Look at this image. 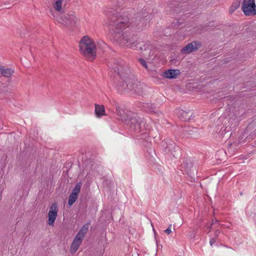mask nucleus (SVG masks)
<instances>
[{
  "label": "nucleus",
  "mask_w": 256,
  "mask_h": 256,
  "mask_svg": "<svg viewBox=\"0 0 256 256\" xmlns=\"http://www.w3.org/2000/svg\"><path fill=\"white\" fill-rule=\"evenodd\" d=\"M131 8L116 10L111 12L109 16L108 25L109 29L116 34V38L122 46L127 47L132 46L136 41V36L126 31L120 34L122 30L126 27H129L133 21V18L129 17L134 13Z\"/></svg>",
  "instance_id": "nucleus-1"
},
{
  "label": "nucleus",
  "mask_w": 256,
  "mask_h": 256,
  "mask_svg": "<svg viewBox=\"0 0 256 256\" xmlns=\"http://www.w3.org/2000/svg\"><path fill=\"white\" fill-rule=\"evenodd\" d=\"M116 64L112 68L114 72L116 73L122 79V81L118 84V90L120 92L128 93L134 90L138 94H142L144 90V86L132 75L130 76V70L127 66L124 64V62L121 60H114Z\"/></svg>",
  "instance_id": "nucleus-2"
},
{
  "label": "nucleus",
  "mask_w": 256,
  "mask_h": 256,
  "mask_svg": "<svg viewBox=\"0 0 256 256\" xmlns=\"http://www.w3.org/2000/svg\"><path fill=\"white\" fill-rule=\"evenodd\" d=\"M80 50L82 54L90 60L96 56V46L94 41L88 36H84L80 42Z\"/></svg>",
  "instance_id": "nucleus-3"
},
{
  "label": "nucleus",
  "mask_w": 256,
  "mask_h": 256,
  "mask_svg": "<svg viewBox=\"0 0 256 256\" xmlns=\"http://www.w3.org/2000/svg\"><path fill=\"white\" fill-rule=\"evenodd\" d=\"M127 124L130 126L131 130L137 133L144 131L146 128L144 118L139 116H132Z\"/></svg>",
  "instance_id": "nucleus-4"
},
{
  "label": "nucleus",
  "mask_w": 256,
  "mask_h": 256,
  "mask_svg": "<svg viewBox=\"0 0 256 256\" xmlns=\"http://www.w3.org/2000/svg\"><path fill=\"white\" fill-rule=\"evenodd\" d=\"M162 146L166 153L170 152L175 158L180 154V147L170 140L166 139L162 142Z\"/></svg>",
  "instance_id": "nucleus-5"
},
{
  "label": "nucleus",
  "mask_w": 256,
  "mask_h": 256,
  "mask_svg": "<svg viewBox=\"0 0 256 256\" xmlns=\"http://www.w3.org/2000/svg\"><path fill=\"white\" fill-rule=\"evenodd\" d=\"M56 20L59 23L64 26H74L78 22V18L74 13L62 14Z\"/></svg>",
  "instance_id": "nucleus-6"
},
{
  "label": "nucleus",
  "mask_w": 256,
  "mask_h": 256,
  "mask_svg": "<svg viewBox=\"0 0 256 256\" xmlns=\"http://www.w3.org/2000/svg\"><path fill=\"white\" fill-rule=\"evenodd\" d=\"M242 7L246 16H253L256 14V6L254 0H244Z\"/></svg>",
  "instance_id": "nucleus-7"
},
{
  "label": "nucleus",
  "mask_w": 256,
  "mask_h": 256,
  "mask_svg": "<svg viewBox=\"0 0 256 256\" xmlns=\"http://www.w3.org/2000/svg\"><path fill=\"white\" fill-rule=\"evenodd\" d=\"M114 104L116 110V114L120 116L122 122L128 124L130 120V118H132L131 116V112L128 111L126 112L124 110L120 107L118 103L115 102Z\"/></svg>",
  "instance_id": "nucleus-8"
},
{
  "label": "nucleus",
  "mask_w": 256,
  "mask_h": 256,
  "mask_svg": "<svg viewBox=\"0 0 256 256\" xmlns=\"http://www.w3.org/2000/svg\"><path fill=\"white\" fill-rule=\"evenodd\" d=\"M58 212V204L56 202H54L50 206L48 213V222L49 225H54V223L57 216Z\"/></svg>",
  "instance_id": "nucleus-9"
},
{
  "label": "nucleus",
  "mask_w": 256,
  "mask_h": 256,
  "mask_svg": "<svg viewBox=\"0 0 256 256\" xmlns=\"http://www.w3.org/2000/svg\"><path fill=\"white\" fill-rule=\"evenodd\" d=\"M202 44L198 42H193L190 44H188L186 46L183 48L181 52L182 54H190L194 50L198 49L201 46Z\"/></svg>",
  "instance_id": "nucleus-10"
},
{
  "label": "nucleus",
  "mask_w": 256,
  "mask_h": 256,
  "mask_svg": "<svg viewBox=\"0 0 256 256\" xmlns=\"http://www.w3.org/2000/svg\"><path fill=\"white\" fill-rule=\"evenodd\" d=\"M194 112L192 110H180L178 112V118L182 121H188L191 119Z\"/></svg>",
  "instance_id": "nucleus-11"
},
{
  "label": "nucleus",
  "mask_w": 256,
  "mask_h": 256,
  "mask_svg": "<svg viewBox=\"0 0 256 256\" xmlns=\"http://www.w3.org/2000/svg\"><path fill=\"white\" fill-rule=\"evenodd\" d=\"M180 74L179 70H168L163 72L162 76L166 78L172 79L175 78L176 77Z\"/></svg>",
  "instance_id": "nucleus-12"
},
{
  "label": "nucleus",
  "mask_w": 256,
  "mask_h": 256,
  "mask_svg": "<svg viewBox=\"0 0 256 256\" xmlns=\"http://www.w3.org/2000/svg\"><path fill=\"white\" fill-rule=\"evenodd\" d=\"M82 242V240L75 236L74 240H73L71 244L70 248V252L72 254H74L78 250Z\"/></svg>",
  "instance_id": "nucleus-13"
},
{
  "label": "nucleus",
  "mask_w": 256,
  "mask_h": 256,
  "mask_svg": "<svg viewBox=\"0 0 256 256\" xmlns=\"http://www.w3.org/2000/svg\"><path fill=\"white\" fill-rule=\"evenodd\" d=\"M90 224V222H87L86 224H84L81 228V229L79 230L78 233L76 234V237L80 238L81 240H83L84 237L85 236L86 234L88 232V226Z\"/></svg>",
  "instance_id": "nucleus-14"
},
{
  "label": "nucleus",
  "mask_w": 256,
  "mask_h": 256,
  "mask_svg": "<svg viewBox=\"0 0 256 256\" xmlns=\"http://www.w3.org/2000/svg\"><path fill=\"white\" fill-rule=\"evenodd\" d=\"M14 73V70L10 68H4V66H0V75L6 78L10 77Z\"/></svg>",
  "instance_id": "nucleus-15"
},
{
  "label": "nucleus",
  "mask_w": 256,
  "mask_h": 256,
  "mask_svg": "<svg viewBox=\"0 0 256 256\" xmlns=\"http://www.w3.org/2000/svg\"><path fill=\"white\" fill-rule=\"evenodd\" d=\"M95 114L97 117L100 118L102 116H105V109L103 105H99L98 104H95Z\"/></svg>",
  "instance_id": "nucleus-16"
},
{
  "label": "nucleus",
  "mask_w": 256,
  "mask_h": 256,
  "mask_svg": "<svg viewBox=\"0 0 256 256\" xmlns=\"http://www.w3.org/2000/svg\"><path fill=\"white\" fill-rule=\"evenodd\" d=\"M143 108L147 112L156 113L157 106L154 104L146 103L143 105Z\"/></svg>",
  "instance_id": "nucleus-17"
},
{
  "label": "nucleus",
  "mask_w": 256,
  "mask_h": 256,
  "mask_svg": "<svg viewBox=\"0 0 256 256\" xmlns=\"http://www.w3.org/2000/svg\"><path fill=\"white\" fill-rule=\"evenodd\" d=\"M230 126H222L220 127L219 132L218 133V136L219 138H222L226 132L230 130Z\"/></svg>",
  "instance_id": "nucleus-18"
},
{
  "label": "nucleus",
  "mask_w": 256,
  "mask_h": 256,
  "mask_svg": "<svg viewBox=\"0 0 256 256\" xmlns=\"http://www.w3.org/2000/svg\"><path fill=\"white\" fill-rule=\"evenodd\" d=\"M134 46L136 50H140V51L143 52L147 50L148 48V45L144 42H141L136 43Z\"/></svg>",
  "instance_id": "nucleus-19"
},
{
  "label": "nucleus",
  "mask_w": 256,
  "mask_h": 256,
  "mask_svg": "<svg viewBox=\"0 0 256 256\" xmlns=\"http://www.w3.org/2000/svg\"><path fill=\"white\" fill-rule=\"evenodd\" d=\"M240 0H238L234 2L230 7L229 12L230 14H232L238 8L240 7Z\"/></svg>",
  "instance_id": "nucleus-20"
},
{
  "label": "nucleus",
  "mask_w": 256,
  "mask_h": 256,
  "mask_svg": "<svg viewBox=\"0 0 256 256\" xmlns=\"http://www.w3.org/2000/svg\"><path fill=\"white\" fill-rule=\"evenodd\" d=\"M64 0H54V8L57 12H60L62 8V4Z\"/></svg>",
  "instance_id": "nucleus-21"
},
{
  "label": "nucleus",
  "mask_w": 256,
  "mask_h": 256,
  "mask_svg": "<svg viewBox=\"0 0 256 256\" xmlns=\"http://www.w3.org/2000/svg\"><path fill=\"white\" fill-rule=\"evenodd\" d=\"M81 186H82V182H78L76 183V185L73 188L71 194L74 193V194H75L76 195L78 196L80 193Z\"/></svg>",
  "instance_id": "nucleus-22"
},
{
  "label": "nucleus",
  "mask_w": 256,
  "mask_h": 256,
  "mask_svg": "<svg viewBox=\"0 0 256 256\" xmlns=\"http://www.w3.org/2000/svg\"><path fill=\"white\" fill-rule=\"evenodd\" d=\"M78 196L74 194H70L69 196L68 204L71 206L77 200Z\"/></svg>",
  "instance_id": "nucleus-23"
},
{
  "label": "nucleus",
  "mask_w": 256,
  "mask_h": 256,
  "mask_svg": "<svg viewBox=\"0 0 256 256\" xmlns=\"http://www.w3.org/2000/svg\"><path fill=\"white\" fill-rule=\"evenodd\" d=\"M138 61L140 62V64L142 65V66H144L146 69L148 70H150V66L146 63L144 60L143 58H140L138 60Z\"/></svg>",
  "instance_id": "nucleus-24"
},
{
  "label": "nucleus",
  "mask_w": 256,
  "mask_h": 256,
  "mask_svg": "<svg viewBox=\"0 0 256 256\" xmlns=\"http://www.w3.org/2000/svg\"><path fill=\"white\" fill-rule=\"evenodd\" d=\"M184 164L186 166V168L188 170H190L191 168L192 167V164H191L190 166H188V160H186V162H184Z\"/></svg>",
  "instance_id": "nucleus-25"
},
{
  "label": "nucleus",
  "mask_w": 256,
  "mask_h": 256,
  "mask_svg": "<svg viewBox=\"0 0 256 256\" xmlns=\"http://www.w3.org/2000/svg\"><path fill=\"white\" fill-rule=\"evenodd\" d=\"M216 239H217V238L216 237H213L210 238V244L211 246H212L215 243Z\"/></svg>",
  "instance_id": "nucleus-26"
},
{
  "label": "nucleus",
  "mask_w": 256,
  "mask_h": 256,
  "mask_svg": "<svg viewBox=\"0 0 256 256\" xmlns=\"http://www.w3.org/2000/svg\"><path fill=\"white\" fill-rule=\"evenodd\" d=\"M171 227L172 224H170L168 228L164 230V232L168 234H170L172 232Z\"/></svg>",
  "instance_id": "nucleus-27"
},
{
  "label": "nucleus",
  "mask_w": 256,
  "mask_h": 256,
  "mask_svg": "<svg viewBox=\"0 0 256 256\" xmlns=\"http://www.w3.org/2000/svg\"><path fill=\"white\" fill-rule=\"evenodd\" d=\"M133 0H118V2L119 4H125L128 2H132Z\"/></svg>",
  "instance_id": "nucleus-28"
},
{
  "label": "nucleus",
  "mask_w": 256,
  "mask_h": 256,
  "mask_svg": "<svg viewBox=\"0 0 256 256\" xmlns=\"http://www.w3.org/2000/svg\"><path fill=\"white\" fill-rule=\"evenodd\" d=\"M220 234V230H216V231H215V232H214V237H216V238H218V234Z\"/></svg>",
  "instance_id": "nucleus-29"
},
{
  "label": "nucleus",
  "mask_w": 256,
  "mask_h": 256,
  "mask_svg": "<svg viewBox=\"0 0 256 256\" xmlns=\"http://www.w3.org/2000/svg\"><path fill=\"white\" fill-rule=\"evenodd\" d=\"M146 15H144H144H142V16H141V17H140V16H136V19L137 18H138V20H140L141 18H146Z\"/></svg>",
  "instance_id": "nucleus-30"
},
{
  "label": "nucleus",
  "mask_w": 256,
  "mask_h": 256,
  "mask_svg": "<svg viewBox=\"0 0 256 256\" xmlns=\"http://www.w3.org/2000/svg\"><path fill=\"white\" fill-rule=\"evenodd\" d=\"M218 222V220H216V219H214V220H212V224Z\"/></svg>",
  "instance_id": "nucleus-31"
},
{
  "label": "nucleus",
  "mask_w": 256,
  "mask_h": 256,
  "mask_svg": "<svg viewBox=\"0 0 256 256\" xmlns=\"http://www.w3.org/2000/svg\"><path fill=\"white\" fill-rule=\"evenodd\" d=\"M208 230H208V232L210 231V230H211V228H211V226H208Z\"/></svg>",
  "instance_id": "nucleus-32"
},
{
  "label": "nucleus",
  "mask_w": 256,
  "mask_h": 256,
  "mask_svg": "<svg viewBox=\"0 0 256 256\" xmlns=\"http://www.w3.org/2000/svg\"><path fill=\"white\" fill-rule=\"evenodd\" d=\"M174 5H172V4H170V8H174Z\"/></svg>",
  "instance_id": "nucleus-33"
}]
</instances>
